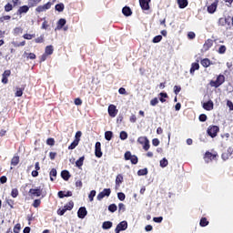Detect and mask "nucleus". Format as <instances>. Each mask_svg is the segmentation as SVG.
I'll list each match as a JSON object with an SVG mask.
<instances>
[{
  "label": "nucleus",
  "instance_id": "nucleus-46",
  "mask_svg": "<svg viewBox=\"0 0 233 233\" xmlns=\"http://www.w3.org/2000/svg\"><path fill=\"white\" fill-rule=\"evenodd\" d=\"M35 43H45V35H41L39 37L35 38Z\"/></svg>",
  "mask_w": 233,
  "mask_h": 233
},
{
  "label": "nucleus",
  "instance_id": "nucleus-58",
  "mask_svg": "<svg viewBox=\"0 0 233 233\" xmlns=\"http://www.w3.org/2000/svg\"><path fill=\"white\" fill-rule=\"evenodd\" d=\"M118 210H119V212H125V210H127V208L125 207V204L119 203L118 204Z\"/></svg>",
  "mask_w": 233,
  "mask_h": 233
},
{
  "label": "nucleus",
  "instance_id": "nucleus-63",
  "mask_svg": "<svg viewBox=\"0 0 233 233\" xmlns=\"http://www.w3.org/2000/svg\"><path fill=\"white\" fill-rule=\"evenodd\" d=\"M66 209L65 208H59V209L57 210L58 216H65V213H66Z\"/></svg>",
  "mask_w": 233,
  "mask_h": 233
},
{
  "label": "nucleus",
  "instance_id": "nucleus-12",
  "mask_svg": "<svg viewBox=\"0 0 233 233\" xmlns=\"http://www.w3.org/2000/svg\"><path fill=\"white\" fill-rule=\"evenodd\" d=\"M28 10H30V5H22L16 11V15H23V14L28 13Z\"/></svg>",
  "mask_w": 233,
  "mask_h": 233
},
{
  "label": "nucleus",
  "instance_id": "nucleus-42",
  "mask_svg": "<svg viewBox=\"0 0 233 233\" xmlns=\"http://www.w3.org/2000/svg\"><path fill=\"white\" fill-rule=\"evenodd\" d=\"M227 25V18H219L218 19V26H226Z\"/></svg>",
  "mask_w": 233,
  "mask_h": 233
},
{
  "label": "nucleus",
  "instance_id": "nucleus-6",
  "mask_svg": "<svg viewBox=\"0 0 233 233\" xmlns=\"http://www.w3.org/2000/svg\"><path fill=\"white\" fill-rule=\"evenodd\" d=\"M50 8H52V2H47L43 5H38L35 8V12H37L38 14H41V12H46V10H50Z\"/></svg>",
  "mask_w": 233,
  "mask_h": 233
},
{
  "label": "nucleus",
  "instance_id": "nucleus-50",
  "mask_svg": "<svg viewBox=\"0 0 233 233\" xmlns=\"http://www.w3.org/2000/svg\"><path fill=\"white\" fill-rule=\"evenodd\" d=\"M24 39H27L28 41H30V39H34V37H35V34L30 35V34H25L23 35Z\"/></svg>",
  "mask_w": 233,
  "mask_h": 233
},
{
  "label": "nucleus",
  "instance_id": "nucleus-41",
  "mask_svg": "<svg viewBox=\"0 0 233 233\" xmlns=\"http://www.w3.org/2000/svg\"><path fill=\"white\" fill-rule=\"evenodd\" d=\"M12 10H14V5H12L10 3H7L5 5V12H12Z\"/></svg>",
  "mask_w": 233,
  "mask_h": 233
},
{
  "label": "nucleus",
  "instance_id": "nucleus-44",
  "mask_svg": "<svg viewBox=\"0 0 233 233\" xmlns=\"http://www.w3.org/2000/svg\"><path fill=\"white\" fill-rule=\"evenodd\" d=\"M109 212H116L117 210V206L116 204H111L108 206Z\"/></svg>",
  "mask_w": 233,
  "mask_h": 233
},
{
  "label": "nucleus",
  "instance_id": "nucleus-10",
  "mask_svg": "<svg viewBox=\"0 0 233 233\" xmlns=\"http://www.w3.org/2000/svg\"><path fill=\"white\" fill-rule=\"evenodd\" d=\"M151 0H139L140 8L142 10H150Z\"/></svg>",
  "mask_w": 233,
  "mask_h": 233
},
{
  "label": "nucleus",
  "instance_id": "nucleus-48",
  "mask_svg": "<svg viewBox=\"0 0 233 233\" xmlns=\"http://www.w3.org/2000/svg\"><path fill=\"white\" fill-rule=\"evenodd\" d=\"M221 157H222L223 161H227L230 158V156H229L228 152L226 151V152L222 153Z\"/></svg>",
  "mask_w": 233,
  "mask_h": 233
},
{
  "label": "nucleus",
  "instance_id": "nucleus-43",
  "mask_svg": "<svg viewBox=\"0 0 233 233\" xmlns=\"http://www.w3.org/2000/svg\"><path fill=\"white\" fill-rule=\"evenodd\" d=\"M132 153L130 151H127L124 155L125 160L126 161H130L132 159Z\"/></svg>",
  "mask_w": 233,
  "mask_h": 233
},
{
  "label": "nucleus",
  "instance_id": "nucleus-4",
  "mask_svg": "<svg viewBox=\"0 0 233 233\" xmlns=\"http://www.w3.org/2000/svg\"><path fill=\"white\" fill-rule=\"evenodd\" d=\"M29 196L31 198H40V196H43V188H41V187H38L36 188L29 189Z\"/></svg>",
  "mask_w": 233,
  "mask_h": 233
},
{
  "label": "nucleus",
  "instance_id": "nucleus-38",
  "mask_svg": "<svg viewBox=\"0 0 233 233\" xmlns=\"http://www.w3.org/2000/svg\"><path fill=\"white\" fill-rule=\"evenodd\" d=\"M119 137L122 141H125V139L128 138V134L127 133V131H121Z\"/></svg>",
  "mask_w": 233,
  "mask_h": 233
},
{
  "label": "nucleus",
  "instance_id": "nucleus-1",
  "mask_svg": "<svg viewBox=\"0 0 233 233\" xmlns=\"http://www.w3.org/2000/svg\"><path fill=\"white\" fill-rule=\"evenodd\" d=\"M218 157H219V155L218 152L213 151H206L204 154L203 159L206 163H212V161H218Z\"/></svg>",
  "mask_w": 233,
  "mask_h": 233
},
{
  "label": "nucleus",
  "instance_id": "nucleus-40",
  "mask_svg": "<svg viewBox=\"0 0 233 233\" xmlns=\"http://www.w3.org/2000/svg\"><path fill=\"white\" fill-rule=\"evenodd\" d=\"M129 161H131L132 165H137L139 158H137V156L133 155Z\"/></svg>",
  "mask_w": 233,
  "mask_h": 233
},
{
  "label": "nucleus",
  "instance_id": "nucleus-16",
  "mask_svg": "<svg viewBox=\"0 0 233 233\" xmlns=\"http://www.w3.org/2000/svg\"><path fill=\"white\" fill-rule=\"evenodd\" d=\"M200 65H202L204 66V68H208V66H210V65H212V61H210V59H208V58H203L200 61Z\"/></svg>",
  "mask_w": 233,
  "mask_h": 233
},
{
  "label": "nucleus",
  "instance_id": "nucleus-56",
  "mask_svg": "<svg viewBox=\"0 0 233 233\" xmlns=\"http://www.w3.org/2000/svg\"><path fill=\"white\" fill-rule=\"evenodd\" d=\"M143 145V148L144 150L148 151V149L150 148V141L147 140L146 143L142 144Z\"/></svg>",
  "mask_w": 233,
  "mask_h": 233
},
{
  "label": "nucleus",
  "instance_id": "nucleus-19",
  "mask_svg": "<svg viewBox=\"0 0 233 233\" xmlns=\"http://www.w3.org/2000/svg\"><path fill=\"white\" fill-rule=\"evenodd\" d=\"M122 14L126 15V17H130V15H132V9H130L128 6H125L122 9Z\"/></svg>",
  "mask_w": 233,
  "mask_h": 233
},
{
  "label": "nucleus",
  "instance_id": "nucleus-21",
  "mask_svg": "<svg viewBox=\"0 0 233 233\" xmlns=\"http://www.w3.org/2000/svg\"><path fill=\"white\" fill-rule=\"evenodd\" d=\"M196 70H199V63L195 62L191 64V67H190V74L194 75V73L196 72Z\"/></svg>",
  "mask_w": 233,
  "mask_h": 233
},
{
  "label": "nucleus",
  "instance_id": "nucleus-61",
  "mask_svg": "<svg viewBox=\"0 0 233 233\" xmlns=\"http://www.w3.org/2000/svg\"><path fill=\"white\" fill-rule=\"evenodd\" d=\"M7 205L10 207V208H14L15 201L14 199H6Z\"/></svg>",
  "mask_w": 233,
  "mask_h": 233
},
{
  "label": "nucleus",
  "instance_id": "nucleus-15",
  "mask_svg": "<svg viewBox=\"0 0 233 233\" xmlns=\"http://www.w3.org/2000/svg\"><path fill=\"white\" fill-rule=\"evenodd\" d=\"M20 157L18 155H15L11 159V166L17 167L19 165Z\"/></svg>",
  "mask_w": 233,
  "mask_h": 233
},
{
  "label": "nucleus",
  "instance_id": "nucleus-54",
  "mask_svg": "<svg viewBox=\"0 0 233 233\" xmlns=\"http://www.w3.org/2000/svg\"><path fill=\"white\" fill-rule=\"evenodd\" d=\"M117 198H118L119 201H125V198H127V196H125V193L119 192V193H117Z\"/></svg>",
  "mask_w": 233,
  "mask_h": 233
},
{
  "label": "nucleus",
  "instance_id": "nucleus-29",
  "mask_svg": "<svg viewBox=\"0 0 233 233\" xmlns=\"http://www.w3.org/2000/svg\"><path fill=\"white\" fill-rule=\"evenodd\" d=\"M121 183H123V175L119 174L116 177V187H120Z\"/></svg>",
  "mask_w": 233,
  "mask_h": 233
},
{
  "label": "nucleus",
  "instance_id": "nucleus-64",
  "mask_svg": "<svg viewBox=\"0 0 233 233\" xmlns=\"http://www.w3.org/2000/svg\"><path fill=\"white\" fill-rule=\"evenodd\" d=\"M227 106H228L229 110L232 111L233 110V103L230 100L227 101Z\"/></svg>",
  "mask_w": 233,
  "mask_h": 233
},
{
  "label": "nucleus",
  "instance_id": "nucleus-7",
  "mask_svg": "<svg viewBox=\"0 0 233 233\" xmlns=\"http://www.w3.org/2000/svg\"><path fill=\"white\" fill-rule=\"evenodd\" d=\"M107 112H108L110 117H116V116H117V112H119V110H117V107L116 106V105L111 104L108 106Z\"/></svg>",
  "mask_w": 233,
  "mask_h": 233
},
{
  "label": "nucleus",
  "instance_id": "nucleus-33",
  "mask_svg": "<svg viewBox=\"0 0 233 233\" xmlns=\"http://www.w3.org/2000/svg\"><path fill=\"white\" fill-rule=\"evenodd\" d=\"M55 10H56V12H63V10H65V4L63 3L57 4L55 6Z\"/></svg>",
  "mask_w": 233,
  "mask_h": 233
},
{
  "label": "nucleus",
  "instance_id": "nucleus-49",
  "mask_svg": "<svg viewBox=\"0 0 233 233\" xmlns=\"http://www.w3.org/2000/svg\"><path fill=\"white\" fill-rule=\"evenodd\" d=\"M12 16L10 15H4L0 17V23H5V21H10Z\"/></svg>",
  "mask_w": 233,
  "mask_h": 233
},
{
  "label": "nucleus",
  "instance_id": "nucleus-34",
  "mask_svg": "<svg viewBox=\"0 0 233 233\" xmlns=\"http://www.w3.org/2000/svg\"><path fill=\"white\" fill-rule=\"evenodd\" d=\"M77 145H79V140H74L71 145L68 146V150H74V148H76V147H77Z\"/></svg>",
  "mask_w": 233,
  "mask_h": 233
},
{
  "label": "nucleus",
  "instance_id": "nucleus-47",
  "mask_svg": "<svg viewBox=\"0 0 233 233\" xmlns=\"http://www.w3.org/2000/svg\"><path fill=\"white\" fill-rule=\"evenodd\" d=\"M162 39H163V36L161 35H158L153 38L152 42L153 43H161Z\"/></svg>",
  "mask_w": 233,
  "mask_h": 233
},
{
  "label": "nucleus",
  "instance_id": "nucleus-13",
  "mask_svg": "<svg viewBox=\"0 0 233 233\" xmlns=\"http://www.w3.org/2000/svg\"><path fill=\"white\" fill-rule=\"evenodd\" d=\"M203 108L204 110H208V112H210V110H214V102H212V100L205 102L203 104Z\"/></svg>",
  "mask_w": 233,
  "mask_h": 233
},
{
  "label": "nucleus",
  "instance_id": "nucleus-3",
  "mask_svg": "<svg viewBox=\"0 0 233 233\" xmlns=\"http://www.w3.org/2000/svg\"><path fill=\"white\" fill-rule=\"evenodd\" d=\"M219 132V127L218 126H209L207 129V134L209 136V137H217L218 133Z\"/></svg>",
  "mask_w": 233,
  "mask_h": 233
},
{
  "label": "nucleus",
  "instance_id": "nucleus-9",
  "mask_svg": "<svg viewBox=\"0 0 233 233\" xmlns=\"http://www.w3.org/2000/svg\"><path fill=\"white\" fill-rule=\"evenodd\" d=\"M86 214H88L86 208H85V207L79 208V209L77 211V216H78L79 219H85V218H86Z\"/></svg>",
  "mask_w": 233,
  "mask_h": 233
},
{
  "label": "nucleus",
  "instance_id": "nucleus-36",
  "mask_svg": "<svg viewBox=\"0 0 233 233\" xmlns=\"http://www.w3.org/2000/svg\"><path fill=\"white\" fill-rule=\"evenodd\" d=\"M160 167L162 168H165L166 167H168V160L167 158H163L160 160Z\"/></svg>",
  "mask_w": 233,
  "mask_h": 233
},
{
  "label": "nucleus",
  "instance_id": "nucleus-31",
  "mask_svg": "<svg viewBox=\"0 0 233 233\" xmlns=\"http://www.w3.org/2000/svg\"><path fill=\"white\" fill-rule=\"evenodd\" d=\"M41 0H28V5L30 8H34V6H37Z\"/></svg>",
  "mask_w": 233,
  "mask_h": 233
},
{
  "label": "nucleus",
  "instance_id": "nucleus-35",
  "mask_svg": "<svg viewBox=\"0 0 233 233\" xmlns=\"http://www.w3.org/2000/svg\"><path fill=\"white\" fill-rule=\"evenodd\" d=\"M208 220L207 219V218H202L201 219H200V222H199V225H200V227H207V226H208Z\"/></svg>",
  "mask_w": 233,
  "mask_h": 233
},
{
  "label": "nucleus",
  "instance_id": "nucleus-62",
  "mask_svg": "<svg viewBox=\"0 0 233 233\" xmlns=\"http://www.w3.org/2000/svg\"><path fill=\"white\" fill-rule=\"evenodd\" d=\"M179 92H181V87L179 86H174V94H176V96H177L179 94Z\"/></svg>",
  "mask_w": 233,
  "mask_h": 233
},
{
  "label": "nucleus",
  "instance_id": "nucleus-18",
  "mask_svg": "<svg viewBox=\"0 0 233 233\" xmlns=\"http://www.w3.org/2000/svg\"><path fill=\"white\" fill-rule=\"evenodd\" d=\"M70 172L68 170H63L61 172V177L62 179H64V181H68V179H70Z\"/></svg>",
  "mask_w": 233,
  "mask_h": 233
},
{
  "label": "nucleus",
  "instance_id": "nucleus-28",
  "mask_svg": "<svg viewBox=\"0 0 233 233\" xmlns=\"http://www.w3.org/2000/svg\"><path fill=\"white\" fill-rule=\"evenodd\" d=\"M65 25H66V19L60 18L57 22V28L61 29L63 26H65Z\"/></svg>",
  "mask_w": 233,
  "mask_h": 233
},
{
  "label": "nucleus",
  "instance_id": "nucleus-27",
  "mask_svg": "<svg viewBox=\"0 0 233 233\" xmlns=\"http://www.w3.org/2000/svg\"><path fill=\"white\" fill-rule=\"evenodd\" d=\"M112 137H114V133L112 131L105 132V139H106V141H111Z\"/></svg>",
  "mask_w": 233,
  "mask_h": 233
},
{
  "label": "nucleus",
  "instance_id": "nucleus-20",
  "mask_svg": "<svg viewBox=\"0 0 233 233\" xmlns=\"http://www.w3.org/2000/svg\"><path fill=\"white\" fill-rule=\"evenodd\" d=\"M218 10V5L217 3H213L210 5L208 6V14H214Z\"/></svg>",
  "mask_w": 233,
  "mask_h": 233
},
{
  "label": "nucleus",
  "instance_id": "nucleus-23",
  "mask_svg": "<svg viewBox=\"0 0 233 233\" xmlns=\"http://www.w3.org/2000/svg\"><path fill=\"white\" fill-rule=\"evenodd\" d=\"M113 225L114 224L112 223V221H105L102 224V228L104 230H108V229H110L111 227H113Z\"/></svg>",
  "mask_w": 233,
  "mask_h": 233
},
{
  "label": "nucleus",
  "instance_id": "nucleus-52",
  "mask_svg": "<svg viewBox=\"0 0 233 233\" xmlns=\"http://www.w3.org/2000/svg\"><path fill=\"white\" fill-rule=\"evenodd\" d=\"M33 207L35 208H38V207H41V199H35L33 202Z\"/></svg>",
  "mask_w": 233,
  "mask_h": 233
},
{
  "label": "nucleus",
  "instance_id": "nucleus-32",
  "mask_svg": "<svg viewBox=\"0 0 233 233\" xmlns=\"http://www.w3.org/2000/svg\"><path fill=\"white\" fill-rule=\"evenodd\" d=\"M64 208L66 210H72L74 208V201L70 200L67 204L64 206Z\"/></svg>",
  "mask_w": 233,
  "mask_h": 233
},
{
  "label": "nucleus",
  "instance_id": "nucleus-2",
  "mask_svg": "<svg viewBox=\"0 0 233 233\" xmlns=\"http://www.w3.org/2000/svg\"><path fill=\"white\" fill-rule=\"evenodd\" d=\"M223 83H225V76L223 75H218L216 80H211L209 82V85L214 88H219Z\"/></svg>",
  "mask_w": 233,
  "mask_h": 233
},
{
  "label": "nucleus",
  "instance_id": "nucleus-25",
  "mask_svg": "<svg viewBox=\"0 0 233 233\" xmlns=\"http://www.w3.org/2000/svg\"><path fill=\"white\" fill-rule=\"evenodd\" d=\"M159 101L160 103H166L167 102V99H168V94L167 93H159Z\"/></svg>",
  "mask_w": 233,
  "mask_h": 233
},
{
  "label": "nucleus",
  "instance_id": "nucleus-17",
  "mask_svg": "<svg viewBox=\"0 0 233 233\" xmlns=\"http://www.w3.org/2000/svg\"><path fill=\"white\" fill-rule=\"evenodd\" d=\"M177 3L178 7L181 9L187 8V6H188V0H177Z\"/></svg>",
  "mask_w": 233,
  "mask_h": 233
},
{
  "label": "nucleus",
  "instance_id": "nucleus-8",
  "mask_svg": "<svg viewBox=\"0 0 233 233\" xmlns=\"http://www.w3.org/2000/svg\"><path fill=\"white\" fill-rule=\"evenodd\" d=\"M95 156L96 157H103V152L101 151V142H96L95 145Z\"/></svg>",
  "mask_w": 233,
  "mask_h": 233
},
{
  "label": "nucleus",
  "instance_id": "nucleus-22",
  "mask_svg": "<svg viewBox=\"0 0 233 233\" xmlns=\"http://www.w3.org/2000/svg\"><path fill=\"white\" fill-rule=\"evenodd\" d=\"M45 54L47 56H52V54H54V46H46L45 48Z\"/></svg>",
  "mask_w": 233,
  "mask_h": 233
},
{
  "label": "nucleus",
  "instance_id": "nucleus-37",
  "mask_svg": "<svg viewBox=\"0 0 233 233\" xmlns=\"http://www.w3.org/2000/svg\"><path fill=\"white\" fill-rule=\"evenodd\" d=\"M147 174H148V169L147 167L143 169H139L137 171V176H147Z\"/></svg>",
  "mask_w": 233,
  "mask_h": 233
},
{
  "label": "nucleus",
  "instance_id": "nucleus-51",
  "mask_svg": "<svg viewBox=\"0 0 233 233\" xmlns=\"http://www.w3.org/2000/svg\"><path fill=\"white\" fill-rule=\"evenodd\" d=\"M12 198H17L19 196V190L17 188H13L11 191Z\"/></svg>",
  "mask_w": 233,
  "mask_h": 233
},
{
  "label": "nucleus",
  "instance_id": "nucleus-60",
  "mask_svg": "<svg viewBox=\"0 0 233 233\" xmlns=\"http://www.w3.org/2000/svg\"><path fill=\"white\" fill-rule=\"evenodd\" d=\"M157 103H159V100L157 99V97H155V98L151 99V101H150L151 106H156V105H157Z\"/></svg>",
  "mask_w": 233,
  "mask_h": 233
},
{
  "label": "nucleus",
  "instance_id": "nucleus-5",
  "mask_svg": "<svg viewBox=\"0 0 233 233\" xmlns=\"http://www.w3.org/2000/svg\"><path fill=\"white\" fill-rule=\"evenodd\" d=\"M110 194H112V190L110 188H104L103 191L97 195L96 199L101 201L104 198H108Z\"/></svg>",
  "mask_w": 233,
  "mask_h": 233
},
{
  "label": "nucleus",
  "instance_id": "nucleus-14",
  "mask_svg": "<svg viewBox=\"0 0 233 233\" xmlns=\"http://www.w3.org/2000/svg\"><path fill=\"white\" fill-rule=\"evenodd\" d=\"M116 228L120 231L127 230L128 228V222L127 220H123L117 224Z\"/></svg>",
  "mask_w": 233,
  "mask_h": 233
},
{
  "label": "nucleus",
  "instance_id": "nucleus-53",
  "mask_svg": "<svg viewBox=\"0 0 233 233\" xmlns=\"http://www.w3.org/2000/svg\"><path fill=\"white\" fill-rule=\"evenodd\" d=\"M13 232H15V233H19V232H21V224L17 223V224L14 227Z\"/></svg>",
  "mask_w": 233,
  "mask_h": 233
},
{
  "label": "nucleus",
  "instance_id": "nucleus-59",
  "mask_svg": "<svg viewBox=\"0 0 233 233\" xmlns=\"http://www.w3.org/2000/svg\"><path fill=\"white\" fill-rule=\"evenodd\" d=\"M225 52H227V46H220L218 48V54H225Z\"/></svg>",
  "mask_w": 233,
  "mask_h": 233
},
{
  "label": "nucleus",
  "instance_id": "nucleus-11",
  "mask_svg": "<svg viewBox=\"0 0 233 233\" xmlns=\"http://www.w3.org/2000/svg\"><path fill=\"white\" fill-rule=\"evenodd\" d=\"M213 45H214V40H212L210 38L206 40L203 45L204 51L208 52V50H210V48H212Z\"/></svg>",
  "mask_w": 233,
  "mask_h": 233
},
{
  "label": "nucleus",
  "instance_id": "nucleus-55",
  "mask_svg": "<svg viewBox=\"0 0 233 233\" xmlns=\"http://www.w3.org/2000/svg\"><path fill=\"white\" fill-rule=\"evenodd\" d=\"M89 201H94V198H96V190H91L90 194L88 195Z\"/></svg>",
  "mask_w": 233,
  "mask_h": 233
},
{
  "label": "nucleus",
  "instance_id": "nucleus-26",
  "mask_svg": "<svg viewBox=\"0 0 233 233\" xmlns=\"http://www.w3.org/2000/svg\"><path fill=\"white\" fill-rule=\"evenodd\" d=\"M23 92H25V87H16V91L15 93V97H21L23 96Z\"/></svg>",
  "mask_w": 233,
  "mask_h": 233
},
{
  "label": "nucleus",
  "instance_id": "nucleus-39",
  "mask_svg": "<svg viewBox=\"0 0 233 233\" xmlns=\"http://www.w3.org/2000/svg\"><path fill=\"white\" fill-rule=\"evenodd\" d=\"M148 141V138H147V137H139L137 138V142L140 144V145H145V143Z\"/></svg>",
  "mask_w": 233,
  "mask_h": 233
},
{
  "label": "nucleus",
  "instance_id": "nucleus-24",
  "mask_svg": "<svg viewBox=\"0 0 233 233\" xmlns=\"http://www.w3.org/2000/svg\"><path fill=\"white\" fill-rule=\"evenodd\" d=\"M49 175H50V180L55 181L56 177H57V169L56 168H52Z\"/></svg>",
  "mask_w": 233,
  "mask_h": 233
},
{
  "label": "nucleus",
  "instance_id": "nucleus-57",
  "mask_svg": "<svg viewBox=\"0 0 233 233\" xmlns=\"http://www.w3.org/2000/svg\"><path fill=\"white\" fill-rule=\"evenodd\" d=\"M198 119L201 123H205V121H207L208 117H207V115L205 114H201L199 116H198Z\"/></svg>",
  "mask_w": 233,
  "mask_h": 233
},
{
  "label": "nucleus",
  "instance_id": "nucleus-30",
  "mask_svg": "<svg viewBox=\"0 0 233 233\" xmlns=\"http://www.w3.org/2000/svg\"><path fill=\"white\" fill-rule=\"evenodd\" d=\"M83 163H85V157H81L78 160L76 161V167L78 168H81L83 166Z\"/></svg>",
  "mask_w": 233,
  "mask_h": 233
},
{
  "label": "nucleus",
  "instance_id": "nucleus-45",
  "mask_svg": "<svg viewBox=\"0 0 233 233\" xmlns=\"http://www.w3.org/2000/svg\"><path fill=\"white\" fill-rule=\"evenodd\" d=\"M46 145H48L49 147H54V145H56V139L52 137L47 138Z\"/></svg>",
  "mask_w": 233,
  "mask_h": 233
}]
</instances>
